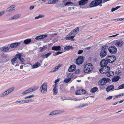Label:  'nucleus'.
<instances>
[{
    "mask_svg": "<svg viewBox=\"0 0 124 124\" xmlns=\"http://www.w3.org/2000/svg\"><path fill=\"white\" fill-rule=\"evenodd\" d=\"M107 50L108 46L106 45H104L101 47L99 54L101 58H104L107 55Z\"/></svg>",
    "mask_w": 124,
    "mask_h": 124,
    "instance_id": "nucleus-1",
    "label": "nucleus"
},
{
    "mask_svg": "<svg viewBox=\"0 0 124 124\" xmlns=\"http://www.w3.org/2000/svg\"><path fill=\"white\" fill-rule=\"evenodd\" d=\"M93 69V66L91 63H88L85 66L83 70L85 73L89 72L92 71Z\"/></svg>",
    "mask_w": 124,
    "mask_h": 124,
    "instance_id": "nucleus-2",
    "label": "nucleus"
},
{
    "mask_svg": "<svg viewBox=\"0 0 124 124\" xmlns=\"http://www.w3.org/2000/svg\"><path fill=\"white\" fill-rule=\"evenodd\" d=\"M102 2V0H95L92 2L90 5V7H94L99 5L100 6H102L101 4Z\"/></svg>",
    "mask_w": 124,
    "mask_h": 124,
    "instance_id": "nucleus-3",
    "label": "nucleus"
},
{
    "mask_svg": "<svg viewBox=\"0 0 124 124\" xmlns=\"http://www.w3.org/2000/svg\"><path fill=\"white\" fill-rule=\"evenodd\" d=\"M47 84L45 82L43 83L40 88L41 92L42 93H46L47 91Z\"/></svg>",
    "mask_w": 124,
    "mask_h": 124,
    "instance_id": "nucleus-4",
    "label": "nucleus"
},
{
    "mask_svg": "<svg viewBox=\"0 0 124 124\" xmlns=\"http://www.w3.org/2000/svg\"><path fill=\"white\" fill-rule=\"evenodd\" d=\"M110 81V80L107 78H104L101 80L99 82H98V84L101 86L105 85L106 83L109 82Z\"/></svg>",
    "mask_w": 124,
    "mask_h": 124,
    "instance_id": "nucleus-5",
    "label": "nucleus"
},
{
    "mask_svg": "<svg viewBox=\"0 0 124 124\" xmlns=\"http://www.w3.org/2000/svg\"><path fill=\"white\" fill-rule=\"evenodd\" d=\"M110 69V67L108 66H104L102 67L101 69L99 70L100 72L102 74H104L107 73Z\"/></svg>",
    "mask_w": 124,
    "mask_h": 124,
    "instance_id": "nucleus-6",
    "label": "nucleus"
},
{
    "mask_svg": "<svg viewBox=\"0 0 124 124\" xmlns=\"http://www.w3.org/2000/svg\"><path fill=\"white\" fill-rule=\"evenodd\" d=\"M109 52L111 54H114L117 53V49L114 46H111L108 48Z\"/></svg>",
    "mask_w": 124,
    "mask_h": 124,
    "instance_id": "nucleus-7",
    "label": "nucleus"
},
{
    "mask_svg": "<svg viewBox=\"0 0 124 124\" xmlns=\"http://www.w3.org/2000/svg\"><path fill=\"white\" fill-rule=\"evenodd\" d=\"M84 57L83 56H78L76 60V63L78 65L82 64L84 61Z\"/></svg>",
    "mask_w": 124,
    "mask_h": 124,
    "instance_id": "nucleus-8",
    "label": "nucleus"
},
{
    "mask_svg": "<svg viewBox=\"0 0 124 124\" xmlns=\"http://www.w3.org/2000/svg\"><path fill=\"white\" fill-rule=\"evenodd\" d=\"M108 57L110 58L109 59H108V57H107L106 59H107V62L108 63H113L116 60V58L115 56L113 55H111L109 56Z\"/></svg>",
    "mask_w": 124,
    "mask_h": 124,
    "instance_id": "nucleus-9",
    "label": "nucleus"
},
{
    "mask_svg": "<svg viewBox=\"0 0 124 124\" xmlns=\"http://www.w3.org/2000/svg\"><path fill=\"white\" fill-rule=\"evenodd\" d=\"M14 88L13 87L11 88L8 89L1 94L0 95V97H3L7 95L9 93L12 92L14 90Z\"/></svg>",
    "mask_w": 124,
    "mask_h": 124,
    "instance_id": "nucleus-10",
    "label": "nucleus"
},
{
    "mask_svg": "<svg viewBox=\"0 0 124 124\" xmlns=\"http://www.w3.org/2000/svg\"><path fill=\"white\" fill-rule=\"evenodd\" d=\"M10 48L8 46H4L0 48V50L3 52H10Z\"/></svg>",
    "mask_w": 124,
    "mask_h": 124,
    "instance_id": "nucleus-11",
    "label": "nucleus"
},
{
    "mask_svg": "<svg viewBox=\"0 0 124 124\" xmlns=\"http://www.w3.org/2000/svg\"><path fill=\"white\" fill-rule=\"evenodd\" d=\"M63 112L62 110H56L50 112L49 114L50 115L52 116L61 113Z\"/></svg>",
    "mask_w": 124,
    "mask_h": 124,
    "instance_id": "nucleus-12",
    "label": "nucleus"
},
{
    "mask_svg": "<svg viewBox=\"0 0 124 124\" xmlns=\"http://www.w3.org/2000/svg\"><path fill=\"white\" fill-rule=\"evenodd\" d=\"M79 31V28L77 27L72 31L69 34V36L74 35L75 36V35L77 34L78 32Z\"/></svg>",
    "mask_w": 124,
    "mask_h": 124,
    "instance_id": "nucleus-13",
    "label": "nucleus"
},
{
    "mask_svg": "<svg viewBox=\"0 0 124 124\" xmlns=\"http://www.w3.org/2000/svg\"><path fill=\"white\" fill-rule=\"evenodd\" d=\"M16 6L15 5H13L8 7L6 10L7 12H10L14 11L15 9Z\"/></svg>",
    "mask_w": 124,
    "mask_h": 124,
    "instance_id": "nucleus-14",
    "label": "nucleus"
},
{
    "mask_svg": "<svg viewBox=\"0 0 124 124\" xmlns=\"http://www.w3.org/2000/svg\"><path fill=\"white\" fill-rule=\"evenodd\" d=\"M85 91L83 89H79L78 90L76 91L75 93L76 95L85 94Z\"/></svg>",
    "mask_w": 124,
    "mask_h": 124,
    "instance_id": "nucleus-15",
    "label": "nucleus"
},
{
    "mask_svg": "<svg viewBox=\"0 0 124 124\" xmlns=\"http://www.w3.org/2000/svg\"><path fill=\"white\" fill-rule=\"evenodd\" d=\"M22 41L20 42H15L11 44L10 45V47L11 48L16 47L20 45Z\"/></svg>",
    "mask_w": 124,
    "mask_h": 124,
    "instance_id": "nucleus-16",
    "label": "nucleus"
},
{
    "mask_svg": "<svg viewBox=\"0 0 124 124\" xmlns=\"http://www.w3.org/2000/svg\"><path fill=\"white\" fill-rule=\"evenodd\" d=\"M108 62L106 60H102L100 63V65L102 67L106 66L107 65Z\"/></svg>",
    "mask_w": 124,
    "mask_h": 124,
    "instance_id": "nucleus-17",
    "label": "nucleus"
},
{
    "mask_svg": "<svg viewBox=\"0 0 124 124\" xmlns=\"http://www.w3.org/2000/svg\"><path fill=\"white\" fill-rule=\"evenodd\" d=\"M47 34L39 35L36 36L35 38V39L37 40H38L42 39H44L45 38L47 37Z\"/></svg>",
    "mask_w": 124,
    "mask_h": 124,
    "instance_id": "nucleus-18",
    "label": "nucleus"
},
{
    "mask_svg": "<svg viewBox=\"0 0 124 124\" xmlns=\"http://www.w3.org/2000/svg\"><path fill=\"white\" fill-rule=\"evenodd\" d=\"M124 43V42L121 40L117 41L115 43L116 45L118 47H121Z\"/></svg>",
    "mask_w": 124,
    "mask_h": 124,
    "instance_id": "nucleus-19",
    "label": "nucleus"
},
{
    "mask_svg": "<svg viewBox=\"0 0 124 124\" xmlns=\"http://www.w3.org/2000/svg\"><path fill=\"white\" fill-rule=\"evenodd\" d=\"M88 0H81L78 2V4L80 6H82L86 4Z\"/></svg>",
    "mask_w": 124,
    "mask_h": 124,
    "instance_id": "nucleus-20",
    "label": "nucleus"
},
{
    "mask_svg": "<svg viewBox=\"0 0 124 124\" xmlns=\"http://www.w3.org/2000/svg\"><path fill=\"white\" fill-rule=\"evenodd\" d=\"M61 49V47L59 46H54L52 47V50L55 51H60Z\"/></svg>",
    "mask_w": 124,
    "mask_h": 124,
    "instance_id": "nucleus-21",
    "label": "nucleus"
},
{
    "mask_svg": "<svg viewBox=\"0 0 124 124\" xmlns=\"http://www.w3.org/2000/svg\"><path fill=\"white\" fill-rule=\"evenodd\" d=\"M17 55L18 57L17 59H18L22 62H24L25 60L23 58L21 57L22 55L20 54H17Z\"/></svg>",
    "mask_w": 124,
    "mask_h": 124,
    "instance_id": "nucleus-22",
    "label": "nucleus"
},
{
    "mask_svg": "<svg viewBox=\"0 0 124 124\" xmlns=\"http://www.w3.org/2000/svg\"><path fill=\"white\" fill-rule=\"evenodd\" d=\"M75 68L76 66L75 65L70 66L68 69L69 71L70 72H72L75 70Z\"/></svg>",
    "mask_w": 124,
    "mask_h": 124,
    "instance_id": "nucleus-23",
    "label": "nucleus"
},
{
    "mask_svg": "<svg viewBox=\"0 0 124 124\" xmlns=\"http://www.w3.org/2000/svg\"><path fill=\"white\" fill-rule=\"evenodd\" d=\"M114 88V86L113 85L108 86L107 87L106 90L107 92H109L110 91L113 89Z\"/></svg>",
    "mask_w": 124,
    "mask_h": 124,
    "instance_id": "nucleus-24",
    "label": "nucleus"
},
{
    "mask_svg": "<svg viewBox=\"0 0 124 124\" xmlns=\"http://www.w3.org/2000/svg\"><path fill=\"white\" fill-rule=\"evenodd\" d=\"M20 17V16L19 15L16 14L10 18L9 19L10 20L16 19Z\"/></svg>",
    "mask_w": 124,
    "mask_h": 124,
    "instance_id": "nucleus-25",
    "label": "nucleus"
},
{
    "mask_svg": "<svg viewBox=\"0 0 124 124\" xmlns=\"http://www.w3.org/2000/svg\"><path fill=\"white\" fill-rule=\"evenodd\" d=\"M120 79V77L118 76H115L112 80V82L118 81Z\"/></svg>",
    "mask_w": 124,
    "mask_h": 124,
    "instance_id": "nucleus-26",
    "label": "nucleus"
},
{
    "mask_svg": "<svg viewBox=\"0 0 124 124\" xmlns=\"http://www.w3.org/2000/svg\"><path fill=\"white\" fill-rule=\"evenodd\" d=\"M74 47L72 46H67L64 47V49L65 51L69 50H70L73 49Z\"/></svg>",
    "mask_w": 124,
    "mask_h": 124,
    "instance_id": "nucleus-27",
    "label": "nucleus"
},
{
    "mask_svg": "<svg viewBox=\"0 0 124 124\" xmlns=\"http://www.w3.org/2000/svg\"><path fill=\"white\" fill-rule=\"evenodd\" d=\"M114 75V72L113 71H110L108 72L107 75V76L110 77V76H113Z\"/></svg>",
    "mask_w": 124,
    "mask_h": 124,
    "instance_id": "nucleus-28",
    "label": "nucleus"
},
{
    "mask_svg": "<svg viewBox=\"0 0 124 124\" xmlns=\"http://www.w3.org/2000/svg\"><path fill=\"white\" fill-rule=\"evenodd\" d=\"M39 87L38 86H35L34 87L30 88H29L31 92L37 90Z\"/></svg>",
    "mask_w": 124,
    "mask_h": 124,
    "instance_id": "nucleus-29",
    "label": "nucleus"
},
{
    "mask_svg": "<svg viewBox=\"0 0 124 124\" xmlns=\"http://www.w3.org/2000/svg\"><path fill=\"white\" fill-rule=\"evenodd\" d=\"M18 57L17 55V54L15 55V56L14 58L11 60V62L12 63V64L14 65V63H15V62L16 60V59H17Z\"/></svg>",
    "mask_w": 124,
    "mask_h": 124,
    "instance_id": "nucleus-30",
    "label": "nucleus"
},
{
    "mask_svg": "<svg viewBox=\"0 0 124 124\" xmlns=\"http://www.w3.org/2000/svg\"><path fill=\"white\" fill-rule=\"evenodd\" d=\"M31 39H27L24 41L23 43L26 44H28L31 42Z\"/></svg>",
    "mask_w": 124,
    "mask_h": 124,
    "instance_id": "nucleus-31",
    "label": "nucleus"
},
{
    "mask_svg": "<svg viewBox=\"0 0 124 124\" xmlns=\"http://www.w3.org/2000/svg\"><path fill=\"white\" fill-rule=\"evenodd\" d=\"M56 87L57 86H56V85H55L53 89L54 95L58 93V90L56 89Z\"/></svg>",
    "mask_w": 124,
    "mask_h": 124,
    "instance_id": "nucleus-32",
    "label": "nucleus"
},
{
    "mask_svg": "<svg viewBox=\"0 0 124 124\" xmlns=\"http://www.w3.org/2000/svg\"><path fill=\"white\" fill-rule=\"evenodd\" d=\"M98 89L97 87H94L90 90V92L92 93H93L96 91Z\"/></svg>",
    "mask_w": 124,
    "mask_h": 124,
    "instance_id": "nucleus-33",
    "label": "nucleus"
},
{
    "mask_svg": "<svg viewBox=\"0 0 124 124\" xmlns=\"http://www.w3.org/2000/svg\"><path fill=\"white\" fill-rule=\"evenodd\" d=\"M40 65V63L39 62H37L32 66V68H38Z\"/></svg>",
    "mask_w": 124,
    "mask_h": 124,
    "instance_id": "nucleus-34",
    "label": "nucleus"
},
{
    "mask_svg": "<svg viewBox=\"0 0 124 124\" xmlns=\"http://www.w3.org/2000/svg\"><path fill=\"white\" fill-rule=\"evenodd\" d=\"M30 93H31V92L29 88L26 90L23 91L22 93V94L23 95H24Z\"/></svg>",
    "mask_w": 124,
    "mask_h": 124,
    "instance_id": "nucleus-35",
    "label": "nucleus"
},
{
    "mask_svg": "<svg viewBox=\"0 0 124 124\" xmlns=\"http://www.w3.org/2000/svg\"><path fill=\"white\" fill-rule=\"evenodd\" d=\"M60 67V66H56L55 67V68L51 70V72H53L55 71H56Z\"/></svg>",
    "mask_w": 124,
    "mask_h": 124,
    "instance_id": "nucleus-36",
    "label": "nucleus"
},
{
    "mask_svg": "<svg viewBox=\"0 0 124 124\" xmlns=\"http://www.w3.org/2000/svg\"><path fill=\"white\" fill-rule=\"evenodd\" d=\"M44 17V16L43 15H39L38 16L36 17L35 19H37L39 18Z\"/></svg>",
    "mask_w": 124,
    "mask_h": 124,
    "instance_id": "nucleus-37",
    "label": "nucleus"
},
{
    "mask_svg": "<svg viewBox=\"0 0 124 124\" xmlns=\"http://www.w3.org/2000/svg\"><path fill=\"white\" fill-rule=\"evenodd\" d=\"M71 80V78H66L64 80V81L66 83H68L69 82L70 80Z\"/></svg>",
    "mask_w": 124,
    "mask_h": 124,
    "instance_id": "nucleus-38",
    "label": "nucleus"
},
{
    "mask_svg": "<svg viewBox=\"0 0 124 124\" xmlns=\"http://www.w3.org/2000/svg\"><path fill=\"white\" fill-rule=\"evenodd\" d=\"M24 103H25L34 101V100L32 99H30L28 100H24Z\"/></svg>",
    "mask_w": 124,
    "mask_h": 124,
    "instance_id": "nucleus-39",
    "label": "nucleus"
},
{
    "mask_svg": "<svg viewBox=\"0 0 124 124\" xmlns=\"http://www.w3.org/2000/svg\"><path fill=\"white\" fill-rule=\"evenodd\" d=\"M72 10L69 11V13L71 15H73L74 13V8L72 7Z\"/></svg>",
    "mask_w": 124,
    "mask_h": 124,
    "instance_id": "nucleus-40",
    "label": "nucleus"
},
{
    "mask_svg": "<svg viewBox=\"0 0 124 124\" xmlns=\"http://www.w3.org/2000/svg\"><path fill=\"white\" fill-rule=\"evenodd\" d=\"M81 72L80 69H77L75 71L76 74H78L80 73Z\"/></svg>",
    "mask_w": 124,
    "mask_h": 124,
    "instance_id": "nucleus-41",
    "label": "nucleus"
},
{
    "mask_svg": "<svg viewBox=\"0 0 124 124\" xmlns=\"http://www.w3.org/2000/svg\"><path fill=\"white\" fill-rule=\"evenodd\" d=\"M74 76V75L72 73H70L69 74H68L67 75V76L69 77H71L73 76Z\"/></svg>",
    "mask_w": 124,
    "mask_h": 124,
    "instance_id": "nucleus-42",
    "label": "nucleus"
},
{
    "mask_svg": "<svg viewBox=\"0 0 124 124\" xmlns=\"http://www.w3.org/2000/svg\"><path fill=\"white\" fill-rule=\"evenodd\" d=\"M34 96V95L33 94H32V95H30L28 96H27L25 97H24V99H26L27 98H31Z\"/></svg>",
    "mask_w": 124,
    "mask_h": 124,
    "instance_id": "nucleus-43",
    "label": "nucleus"
},
{
    "mask_svg": "<svg viewBox=\"0 0 124 124\" xmlns=\"http://www.w3.org/2000/svg\"><path fill=\"white\" fill-rule=\"evenodd\" d=\"M88 104H82V105L81 106H79L78 107V108H81L82 107H84L85 106H88Z\"/></svg>",
    "mask_w": 124,
    "mask_h": 124,
    "instance_id": "nucleus-44",
    "label": "nucleus"
},
{
    "mask_svg": "<svg viewBox=\"0 0 124 124\" xmlns=\"http://www.w3.org/2000/svg\"><path fill=\"white\" fill-rule=\"evenodd\" d=\"M52 54V53L50 52L47 54H46L45 55V58H47V57L49 56Z\"/></svg>",
    "mask_w": 124,
    "mask_h": 124,
    "instance_id": "nucleus-45",
    "label": "nucleus"
},
{
    "mask_svg": "<svg viewBox=\"0 0 124 124\" xmlns=\"http://www.w3.org/2000/svg\"><path fill=\"white\" fill-rule=\"evenodd\" d=\"M73 3L70 2H67L65 4V6H66L69 5H70L72 4Z\"/></svg>",
    "mask_w": 124,
    "mask_h": 124,
    "instance_id": "nucleus-46",
    "label": "nucleus"
},
{
    "mask_svg": "<svg viewBox=\"0 0 124 124\" xmlns=\"http://www.w3.org/2000/svg\"><path fill=\"white\" fill-rule=\"evenodd\" d=\"M112 96H109L107 98L106 100H110L112 99Z\"/></svg>",
    "mask_w": 124,
    "mask_h": 124,
    "instance_id": "nucleus-47",
    "label": "nucleus"
},
{
    "mask_svg": "<svg viewBox=\"0 0 124 124\" xmlns=\"http://www.w3.org/2000/svg\"><path fill=\"white\" fill-rule=\"evenodd\" d=\"M124 88V84L122 85L119 87V89H120Z\"/></svg>",
    "mask_w": 124,
    "mask_h": 124,
    "instance_id": "nucleus-48",
    "label": "nucleus"
},
{
    "mask_svg": "<svg viewBox=\"0 0 124 124\" xmlns=\"http://www.w3.org/2000/svg\"><path fill=\"white\" fill-rule=\"evenodd\" d=\"M83 52V51L82 50H79L78 52V54H81Z\"/></svg>",
    "mask_w": 124,
    "mask_h": 124,
    "instance_id": "nucleus-49",
    "label": "nucleus"
},
{
    "mask_svg": "<svg viewBox=\"0 0 124 124\" xmlns=\"http://www.w3.org/2000/svg\"><path fill=\"white\" fill-rule=\"evenodd\" d=\"M59 80L58 79H57L54 82V83L55 84V85H54V86H55V85H56V86H57V84H56V83H57V82H59Z\"/></svg>",
    "mask_w": 124,
    "mask_h": 124,
    "instance_id": "nucleus-50",
    "label": "nucleus"
},
{
    "mask_svg": "<svg viewBox=\"0 0 124 124\" xmlns=\"http://www.w3.org/2000/svg\"><path fill=\"white\" fill-rule=\"evenodd\" d=\"M5 13V12L4 11H1L0 12V17L3 15Z\"/></svg>",
    "mask_w": 124,
    "mask_h": 124,
    "instance_id": "nucleus-51",
    "label": "nucleus"
},
{
    "mask_svg": "<svg viewBox=\"0 0 124 124\" xmlns=\"http://www.w3.org/2000/svg\"><path fill=\"white\" fill-rule=\"evenodd\" d=\"M114 20L115 21V22H116L117 21H121L120 18L116 19H114Z\"/></svg>",
    "mask_w": 124,
    "mask_h": 124,
    "instance_id": "nucleus-52",
    "label": "nucleus"
},
{
    "mask_svg": "<svg viewBox=\"0 0 124 124\" xmlns=\"http://www.w3.org/2000/svg\"><path fill=\"white\" fill-rule=\"evenodd\" d=\"M62 53V52L58 51L55 54L56 55H57L60 54Z\"/></svg>",
    "mask_w": 124,
    "mask_h": 124,
    "instance_id": "nucleus-53",
    "label": "nucleus"
},
{
    "mask_svg": "<svg viewBox=\"0 0 124 124\" xmlns=\"http://www.w3.org/2000/svg\"><path fill=\"white\" fill-rule=\"evenodd\" d=\"M34 7L33 6H31L30 7L29 9L30 10H32L34 8Z\"/></svg>",
    "mask_w": 124,
    "mask_h": 124,
    "instance_id": "nucleus-54",
    "label": "nucleus"
},
{
    "mask_svg": "<svg viewBox=\"0 0 124 124\" xmlns=\"http://www.w3.org/2000/svg\"><path fill=\"white\" fill-rule=\"evenodd\" d=\"M46 47H44L43 48H42L41 51V52L43 51H45V50H46Z\"/></svg>",
    "mask_w": 124,
    "mask_h": 124,
    "instance_id": "nucleus-55",
    "label": "nucleus"
},
{
    "mask_svg": "<svg viewBox=\"0 0 124 124\" xmlns=\"http://www.w3.org/2000/svg\"><path fill=\"white\" fill-rule=\"evenodd\" d=\"M70 37H69L70 39H73L75 36H74V35H72Z\"/></svg>",
    "mask_w": 124,
    "mask_h": 124,
    "instance_id": "nucleus-56",
    "label": "nucleus"
},
{
    "mask_svg": "<svg viewBox=\"0 0 124 124\" xmlns=\"http://www.w3.org/2000/svg\"><path fill=\"white\" fill-rule=\"evenodd\" d=\"M119 95H117V96H114V98L113 99V100H115L117 98H118V97H119Z\"/></svg>",
    "mask_w": 124,
    "mask_h": 124,
    "instance_id": "nucleus-57",
    "label": "nucleus"
},
{
    "mask_svg": "<svg viewBox=\"0 0 124 124\" xmlns=\"http://www.w3.org/2000/svg\"><path fill=\"white\" fill-rule=\"evenodd\" d=\"M117 74L119 75H120L121 74V71L120 70H119L117 72Z\"/></svg>",
    "mask_w": 124,
    "mask_h": 124,
    "instance_id": "nucleus-58",
    "label": "nucleus"
},
{
    "mask_svg": "<svg viewBox=\"0 0 124 124\" xmlns=\"http://www.w3.org/2000/svg\"><path fill=\"white\" fill-rule=\"evenodd\" d=\"M115 10H116L115 8H112L111 11L112 12H113L115 11Z\"/></svg>",
    "mask_w": 124,
    "mask_h": 124,
    "instance_id": "nucleus-59",
    "label": "nucleus"
},
{
    "mask_svg": "<svg viewBox=\"0 0 124 124\" xmlns=\"http://www.w3.org/2000/svg\"><path fill=\"white\" fill-rule=\"evenodd\" d=\"M24 100H22L20 101V104H24Z\"/></svg>",
    "mask_w": 124,
    "mask_h": 124,
    "instance_id": "nucleus-60",
    "label": "nucleus"
},
{
    "mask_svg": "<svg viewBox=\"0 0 124 124\" xmlns=\"http://www.w3.org/2000/svg\"><path fill=\"white\" fill-rule=\"evenodd\" d=\"M73 25V24H68L67 25V27H70Z\"/></svg>",
    "mask_w": 124,
    "mask_h": 124,
    "instance_id": "nucleus-61",
    "label": "nucleus"
},
{
    "mask_svg": "<svg viewBox=\"0 0 124 124\" xmlns=\"http://www.w3.org/2000/svg\"><path fill=\"white\" fill-rule=\"evenodd\" d=\"M93 60L94 62H96L97 61V58H94L93 59Z\"/></svg>",
    "mask_w": 124,
    "mask_h": 124,
    "instance_id": "nucleus-62",
    "label": "nucleus"
},
{
    "mask_svg": "<svg viewBox=\"0 0 124 124\" xmlns=\"http://www.w3.org/2000/svg\"><path fill=\"white\" fill-rule=\"evenodd\" d=\"M118 102H115L114 103H113L112 104V105H115L117 104H118Z\"/></svg>",
    "mask_w": 124,
    "mask_h": 124,
    "instance_id": "nucleus-63",
    "label": "nucleus"
},
{
    "mask_svg": "<svg viewBox=\"0 0 124 124\" xmlns=\"http://www.w3.org/2000/svg\"><path fill=\"white\" fill-rule=\"evenodd\" d=\"M72 7L71 8H69L68 9V10L69 11L72 10Z\"/></svg>",
    "mask_w": 124,
    "mask_h": 124,
    "instance_id": "nucleus-64",
    "label": "nucleus"
}]
</instances>
